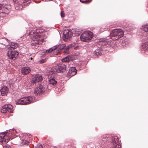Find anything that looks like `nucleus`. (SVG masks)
Masks as SVG:
<instances>
[{
  "instance_id": "1",
  "label": "nucleus",
  "mask_w": 148,
  "mask_h": 148,
  "mask_svg": "<svg viewBox=\"0 0 148 148\" xmlns=\"http://www.w3.org/2000/svg\"><path fill=\"white\" fill-rule=\"evenodd\" d=\"M7 131L6 135L4 134H0V143L5 144L7 143L10 139L12 140L17 136L16 135L17 132L14 129H10Z\"/></svg>"
},
{
  "instance_id": "2",
  "label": "nucleus",
  "mask_w": 148,
  "mask_h": 148,
  "mask_svg": "<svg viewBox=\"0 0 148 148\" xmlns=\"http://www.w3.org/2000/svg\"><path fill=\"white\" fill-rule=\"evenodd\" d=\"M66 65L62 63L53 67L50 71L49 74L53 76L57 73H63L66 70Z\"/></svg>"
},
{
  "instance_id": "3",
  "label": "nucleus",
  "mask_w": 148,
  "mask_h": 148,
  "mask_svg": "<svg viewBox=\"0 0 148 148\" xmlns=\"http://www.w3.org/2000/svg\"><path fill=\"white\" fill-rule=\"evenodd\" d=\"M35 101V97H34L28 96L16 100V103L17 105H26Z\"/></svg>"
},
{
  "instance_id": "4",
  "label": "nucleus",
  "mask_w": 148,
  "mask_h": 148,
  "mask_svg": "<svg viewBox=\"0 0 148 148\" xmlns=\"http://www.w3.org/2000/svg\"><path fill=\"white\" fill-rule=\"evenodd\" d=\"M124 31L121 29H115L110 32V38L113 40H116L124 36Z\"/></svg>"
},
{
  "instance_id": "5",
  "label": "nucleus",
  "mask_w": 148,
  "mask_h": 148,
  "mask_svg": "<svg viewBox=\"0 0 148 148\" xmlns=\"http://www.w3.org/2000/svg\"><path fill=\"white\" fill-rule=\"evenodd\" d=\"M93 37L92 32L89 31H87L83 32L80 36L82 41L87 42L90 40Z\"/></svg>"
},
{
  "instance_id": "6",
  "label": "nucleus",
  "mask_w": 148,
  "mask_h": 148,
  "mask_svg": "<svg viewBox=\"0 0 148 148\" xmlns=\"http://www.w3.org/2000/svg\"><path fill=\"white\" fill-rule=\"evenodd\" d=\"M112 148H121V143L118 137L115 136H111Z\"/></svg>"
},
{
  "instance_id": "7",
  "label": "nucleus",
  "mask_w": 148,
  "mask_h": 148,
  "mask_svg": "<svg viewBox=\"0 0 148 148\" xmlns=\"http://www.w3.org/2000/svg\"><path fill=\"white\" fill-rule=\"evenodd\" d=\"M13 107L11 105H5L2 106L1 112L3 113H7L8 112L9 113H12L13 111Z\"/></svg>"
},
{
  "instance_id": "8",
  "label": "nucleus",
  "mask_w": 148,
  "mask_h": 148,
  "mask_svg": "<svg viewBox=\"0 0 148 148\" xmlns=\"http://www.w3.org/2000/svg\"><path fill=\"white\" fill-rule=\"evenodd\" d=\"M18 52L16 51H9L8 52L7 56L8 58L11 60H15L17 57Z\"/></svg>"
},
{
  "instance_id": "9",
  "label": "nucleus",
  "mask_w": 148,
  "mask_h": 148,
  "mask_svg": "<svg viewBox=\"0 0 148 148\" xmlns=\"http://www.w3.org/2000/svg\"><path fill=\"white\" fill-rule=\"evenodd\" d=\"M45 90V88L41 85L39 84L34 90V93L36 95H40L42 94Z\"/></svg>"
},
{
  "instance_id": "10",
  "label": "nucleus",
  "mask_w": 148,
  "mask_h": 148,
  "mask_svg": "<svg viewBox=\"0 0 148 148\" xmlns=\"http://www.w3.org/2000/svg\"><path fill=\"white\" fill-rule=\"evenodd\" d=\"M29 35L30 37L33 41L38 40L40 39V35L38 33V32H36L34 30H32L29 33Z\"/></svg>"
},
{
  "instance_id": "11",
  "label": "nucleus",
  "mask_w": 148,
  "mask_h": 148,
  "mask_svg": "<svg viewBox=\"0 0 148 148\" xmlns=\"http://www.w3.org/2000/svg\"><path fill=\"white\" fill-rule=\"evenodd\" d=\"M42 77L41 75L36 74L33 76L31 81L32 84H34L37 82L42 81Z\"/></svg>"
},
{
  "instance_id": "12",
  "label": "nucleus",
  "mask_w": 148,
  "mask_h": 148,
  "mask_svg": "<svg viewBox=\"0 0 148 148\" xmlns=\"http://www.w3.org/2000/svg\"><path fill=\"white\" fill-rule=\"evenodd\" d=\"M10 6L9 5L2 4H0V10H2V13L6 14L10 12Z\"/></svg>"
},
{
  "instance_id": "13",
  "label": "nucleus",
  "mask_w": 148,
  "mask_h": 148,
  "mask_svg": "<svg viewBox=\"0 0 148 148\" xmlns=\"http://www.w3.org/2000/svg\"><path fill=\"white\" fill-rule=\"evenodd\" d=\"M1 95L3 96L7 95L8 91L9 88L6 86H2L0 89Z\"/></svg>"
},
{
  "instance_id": "14",
  "label": "nucleus",
  "mask_w": 148,
  "mask_h": 148,
  "mask_svg": "<svg viewBox=\"0 0 148 148\" xmlns=\"http://www.w3.org/2000/svg\"><path fill=\"white\" fill-rule=\"evenodd\" d=\"M31 69L29 67L25 66L23 67L21 69V73L23 75H26L30 72Z\"/></svg>"
},
{
  "instance_id": "15",
  "label": "nucleus",
  "mask_w": 148,
  "mask_h": 148,
  "mask_svg": "<svg viewBox=\"0 0 148 148\" xmlns=\"http://www.w3.org/2000/svg\"><path fill=\"white\" fill-rule=\"evenodd\" d=\"M77 70L75 67H71L67 75L70 77H71L75 75L77 73Z\"/></svg>"
},
{
  "instance_id": "16",
  "label": "nucleus",
  "mask_w": 148,
  "mask_h": 148,
  "mask_svg": "<svg viewBox=\"0 0 148 148\" xmlns=\"http://www.w3.org/2000/svg\"><path fill=\"white\" fill-rule=\"evenodd\" d=\"M111 40H109L108 39H103L101 41H100L99 43L100 45H101L103 46L108 45L110 44Z\"/></svg>"
},
{
  "instance_id": "17",
  "label": "nucleus",
  "mask_w": 148,
  "mask_h": 148,
  "mask_svg": "<svg viewBox=\"0 0 148 148\" xmlns=\"http://www.w3.org/2000/svg\"><path fill=\"white\" fill-rule=\"evenodd\" d=\"M109 139V138L107 137V136L106 135H104L103 136H102L101 140L100 142L101 145L102 146L105 145V144L108 141Z\"/></svg>"
},
{
  "instance_id": "18",
  "label": "nucleus",
  "mask_w": 148,
  "mask_h": 148,
  "mask_svg": "<svg viewBox=\"0 0 148 148\" xmlns=\"http://www.w3.org/2000/svg\"><path fill=\"white\" fill-rule=\"evenodd\" d=\"M63 35L64 38L68 39H70L72 36L71 32L66 31L64 32Z\"/></svg>"
},
{
  "instance_id": "19",
  "label": "nucleus",
  "mask_w": 148,
  "mask_h": 148,
  "mask_svg": "<svg viewBox=\"0 0 148 148\" xmlns=\"http://www.w3.org/2000/svg\"><path fill=\"white\" fill-rule=\"evenodd\" d=\"M9 45L8 46V49H16L18 47L17 44L15 42H11L9 43Z\"/></svg>"
},
{
  "instance_id": "20",
  "label": "nucleus",
  "mask_w": 148,
  "mask_h": 148,
  "mask_svg": "<svg viewBox=\"0 0 148 148\" xmlns=\"http://www.w3.org/2000/svg\"><path fill=\"white\" fill-rule=\"evenodd\" d=\"M66 46V45L65 44H60L56 45V47H55L56 50H58L57 53L59 52L60 50H61L63 49Z\"/></svg>"
},
{
  "instance_id": "21",
  "label": "nucleus",
  "mask_w": 148,
  "mask_h": 148,
  "mask_svg": "<svg viewBox=\"0 0 148 148\" xmlns=\"http://www.w3.org/2000/svg\"><path fill=\"white\" fill-rule=\"evenodd\" d=\"M148 49V45L147 43L142 44L141 46L140 49L142 51H144L145 52Z\"/></svg>"
},
{
  "instance_id": "22",
  "label": "nucleus",
  "mask_w": 148,
  "mask_h": 148,
  "mask_svg": "<svg viewBox=\"0 0 148 148\" xmlns=\"http://www.w3.org/2000/svg\"><path fill=\"white\" fill-rule=\"evenodd\" d=\"M101 54V51L99 49H96L93 52V56L94 57H96L99 56H100Z\"/></svg>"
},
{
  "instance_id": "23",
  "label": "nucleus",
  "mask_w": 148,
  "mask_h": 148,
  "mask_svg": "<svg viewBox=\"0 0 148 148\" xmlns=\"http://www.w3.org/2000/svg\"><path fill=\"white\" fill-rule=\"evenodd\" d=\"M72 60V58L68 56L63 58L62 60V62H68Z\"/></svg>"
},
{
  "instance_id": "24",
  "label": "nucleus",
  "mask_w": 148,
  "mask_h": 148,
  "mask_svg": "<svg viewBox=\"0 0 148 148\" xmlns=\"http://www.w3.org/2000/svg\"><path fill=\"white\" fill-rule=\"evenodd\" d=\"M49 84L53 85H56L57 83V81L53 78H51L49 79Z\"/></svg>"
},
{
  "instance_id": "25",
  "label": "nucleus",
  "mask_w": 148,
  "mask_h": 148,
  "mask_svg": "<svg viewBox=\"0 0 148 148\" xmlns=\"http://www.w3.org/2000/svg\"><path fill=\"white\" fill-rule=\"evenodd\" d=\"M142 29L145 32L148 33V23L143 25Z\"/></svg>"
},
{
  "instance_id": "26",
  "label": "nucleus",
  "mask_w": 148,
  "mask_h": 148,
  "mask_svg": "<svg viewBox=\"0 0 148 148\" xmlns=\"http://www.w3.org/2000/svg\"><path fill=\"white\" fill-rule=\"evenodd\" d=\"M56 50V48H52L49 49L46 51L45 52H44V54H46V53H50L52 51Z\"/></svg>"
},
{
  "instance_id": "27",
  "label": "nucleus",
  "mask_w": 148,
  "mask_h": 148,
  "mask_svg": "<svg viewBox=\"0 0 148 148\" xmlns=\"http://www.w3.org/2000/svg\"><path fill=\"white\" fill-rule=\"evenodd\" d=\"M46 61V59H43L39 60L38 62L40 64H42L45 62Z\"/></svg>"
},
{
  "instance_id": "28",
  "label": "nucleus",
  "mask_w": 148,
  "mask_h": 148,
  "mask_svg": "<svg viewBox=\"0 0 148 148\" xmlns=\"http://www.w3.org/2000/svg\"><path fill=\"white\" fill-rule=\"evenodd\" d=\"M69 50L66 49L64 50V54L67 55L69 53Z\"/></svg>"
},
{
  "instance_id": "29",
  "label": "nucleus",
  "mask_w": 148,
  "mask_h": 148,
  "mask_svg": "<svg viewBox=\"0 0 148 148\" xmlns=\"http://www.w3.org/2000/svg\"><path fill=\"white\" fill-rule=\"evenodd\" d=\"M80 1L82 3L85 2H89L91 1V0H80Z\"/></svg>"
},
{
  "instance_id": "30",
  "label": "nucleus",
  "mask_w": 148,
  "mask_h": 148,
  "mask_svg": "<svg viewBox=\"0 0 148 148\" xmlns=\"http://www.w3.org/2000/svg\"><path fill=\"white\" fill-rule=\"evenodd\" d=\"M3 146L4 148H11V147L9 145H6Z\"/></svg>"
},
{
  "instance_id": "31",
  "label": "nucleus",
  "mask_w": 148,
  "mask_h": 148,
  "mask_svg": "<svg viewBox=\"0 0 148 148\" xmlns=\"http://www.w3.org/2000/svg\"><path fill=\"white\" fill-rule=\"evenodd\" d=\"M61 16L62 17H63L64 16V13L62 11L61 12Z\"/></svg>"
},
{
  "instance_id": "32",
  "label": "nucleus",
  "mask_w": 148,
  "mask_h": 148,
  "mask_svg": "<svg viewBox=\"0 0 148 148\" xmlns=\"http://www.w3.org/2000/svg\"><path fill=\"white\" fill-rule=\"evenodd\" d=\"M38 147L37 148H42V145L40 144H39L38 145Z\"/></svg>"
},
{
  "instance_id": "33",
  "label": "nucleus",
  "mask_w": 148,
  "mask_h": 148,
  "mask_svg": "<svg viewBox=\"0 0 148 148\" xmlns=\"http://www.w3.org/2000/svg\"><path fill=\"white\" fill-rule=\"evenodd\" d=\"M69 47H70L71 48L74 46V45L73 44H71L69 45Z\"/></svg>"
},
{
  "instance_id": "34",
  "label": "nucleus",
  "mask_w": 148,
  "mask_h": 148,
  "mask_svg": "<svg viewBox=\"0 0 148 148\" xmlns=\"http://www.w3.org/2000/svg\"><path fill=\"white\" fill-rule=\"evenodd\" d=\"M23 143H24L25 144H27V143H28V141H26L24 140Z\"/></svg>"
},
{
  "instance_id": "35",
  "label": "nucleus",
  "mask_w": 148,
  "mask_h": 148,
  "mask_svg": "<svg viewBox=\"0 0 148 148\" xmlns=\"http://www.w3.org/2000/svg\"><path fill=\"white\" fill-rule=\"evenodd\" d=\"M71 47H69V46L68 45L67 47H66V49H67V50H69V49Z\"/></svg>"
},
{
  "instance_id": "36",
  "label": "nucleus",
  "mask_w": 148,
  "mask_h": 148,
  "mask_svg": "<svg viewBox=\"0 0 148 148\" xmlns=\"http://www.w3.org/2000/svg\"><path fill=\"white\" fill-rule=\"evenodd\" d=\"M115 26H116V25H114L113 26H110V28H111L112 27H115Z\"/></svg>"
},
{
  "instance_id": "37",
  "label": "nucleus",
  "mask_w": 148,
  "mask_h": 148,
  "mask_svg": "<svg viewBox=\"0 0 148 148\" xmlns=\"http://www.w3.org/2000/svg\"><path fill=\"white\" fill-rule=\"evenodd\" d=\"M6 40L8 42V41H9L8 40V39H6Z\"/></svg>"
},
{
  "instance_id": "38",
  "label": "nucleus",
  "mask_w": 148,
  "mask_h": 148,
  "mask_svg": "<svg viewBox=\"0 0 148 148\" xmlns=\"http://www.w3.org/2000/svg\"><path fill=\"white\" fill-rule=\"evenodd\" d=\"M54 148L53 147H51L50 148Z\"/></svg>"
}]
</instances>
